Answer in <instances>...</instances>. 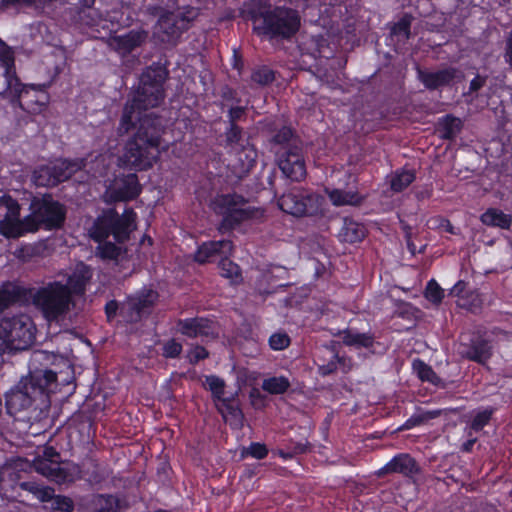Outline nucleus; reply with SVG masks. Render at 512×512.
Wrapping results in <instances>:
<instances>
[{"label": "nucleus", "mask_w": 512, "mask_h": 512, "mask_svg": "<svg viewBox=\"0 0 512 512\" xmlns=\"http://www.w3.org/2000/svg\"><path fill=\"white\" fill-rule=\"evenodd\" d=\"M167 77L168 70L164 65L152 63L143 70L137 88L123 106L117 133L124 136L133 131L124 144L121 157L123 166L129 170L148 171L160 158L165 120L163 116L147 111L164 101Z\"/></svg>", "instance_id": "obj_1"}, {"label": "nucleus", "mask_w": 512, "mask_h": 512, "mask_svg": "<svg viewBox=\"0 0 512 512\" xmlns=\"http://www.w3.org/2000/svg\"><path fill=\"white\" fill-rule=\"evenodd\" d=\"M57 386V373L51 369H37L22 377L5 393V407L10 416L35 413L40 417L51 406V394Z\"/></svg>", "instance_id": "obj_2"}, {"label": "nucleus", "mask_w": 512, "mask_h": 512, "mask_svg": "<svg viewBox=\"0 0 512 512\" xmlns=\"http://www.w3.org/2000/svg\"><path fill=\"white\" fill-rule=\"evenodd\" d=\"M239 17L253 22V31L271 40H290L299 31L301 17L293 8L272 5L267 0H247L239 8Z\"/></svg>", "instance_id": "obj_3"}, {"label": "nucleus", "mask_w": 512, "mask_h": 512, "mask_svg": "<svg viewBox=\"0 0 512 512\" xmlns=\"http://www.w3.org/2000/svg\"><path fill=\"white\" fill-rule=\"evenodd\" d=\"M136 221L137 213L132 207L125 208L122 214L115 208H107L96 217L89 235L96 243L104 242L112 236L116 243L123 244L136 229Z\"/></svg>", "instance_id": "obj_4"}, {"label": "nucleus", "mask_w": 512, "mask_h": 512, "mask_svg": "<svg viewBox=\"0 0 512 512\" xmlns=\"http://www.w3.org/2000/svg\"><path fill=\"white\" fill-rule=\"evenodd\" d=\"M35 325L27 314L3 317L0 320V353L15 354L27 350L35 340Z\"/></svg>", "instance_id": "obj_5"}, {"label": "nucleus", "mask_w": 512, "mask_h": 512, "mask_svg": "<svg viewBox=\"0 0 512 512\" xmlns=\"http://www.w3.org/2000/svg\"><path fill=\"white\" fill-rule=\"evenodd\" d=\"M32 302L49 322L65 317L75 305L64 283L58 280L50 281L38 288L32 297Z\"/></svg>", "instance_id": "obj_6"}, {"label": "nucleus", "mask_w": 512, "mask_h": 512, "mask_svg": "<svg viewBox=\"0 0 512 512\" xmlns=\"http://www.w3.org/2000/svg\"><path fill=\"white\" fill-rule=\"evenodd\" d=\"M0 491L11 498H22L38 500L42 503L51 501L55 490L49 486H44L37 480L29 478L15 470H6L0 473Z\"/></svg>", "instance_id": "obj_7"}, {"label": "nucleus", "mask_w": 512, "mask_h": 512, "mask_svg": "<svg viewBox=\"0 0 512 512\" xmlns=\"http://www.w3.org/2000/svg\"><path fill=\"white\" fill-rule=\"evenodd\" d=\"M324 198L303 187H293L278 199L279 208L294 217L317 216L322 214Z\"/></svg>", "instance_id": "obj_8"}, {"label": "nucleus", "mask_w": 512, "mask_h": 512, "mask_svg": "<svg viewBox=\"0 0 512 512\" xmlns=\"http://www.w3.org/2000/svg\"><path fill=\"white\" fill-rule=\"evenodd\" d=\"M19 85L6 86L3 92L4 97L10 99L12 106H18L30 114L41 113L49 102V94L45 84H23L18 80Z\"/></svg>", "instance_id": "obj_9"}, {"label": "nucleus", "mask_w": 512, "mask_h": 512, "mask_svg": "<svg viewBox=\"0 0 512 512\" xmlns=\"http://www.w3.org/2000/svg\"><path fill=\"white\" fill-rule=\"evenodd\" d=\"M224 147L237 155L240 176L248 174L256 165L257 150L249 141V135L238 124L227 125L224 131Z\"/></svg>", "instance_id": "obj_10"}, {"label": "nucleus", "mask_w": 512, "mask_h": 512, "mask_svg": "<svg viewBox=\"0 0 512 512\" xmlns=\"http://www.w3.org/2000/svg\"><path fill=\"white\" fill-rule=\"evenodd\" d=\"M29 210V216L37 224V231L42 227L49 231L60 229L66 220L65 206L49 193L34 196L31 199Z\"/></svg>", "instance_id": "obj_11"}, {"label": "nucleus", "mask_w": 512, "mask_h": 512, "mask_svg": "<svg viewBox=\"0 0 512 512\" xmlns=\"http://www.w3.org/2000/svg\"><path fill=\"white\" fill-rule=\"evenodd\" d=\"M247 200L237 193L219 194L212 201V209L222 216L221 228L232 230L252 217V210L245 208Z\"/></svg>", "instance_id": "obj_12"}, {"label": "nucleus", "mask_w": 512, "mask_h": 512, "mask_svg": "<svg viewBox=\"0 0 512 512\" xmlns=\"http://www.w3.org/2000/svg\"><path fill=\"white\" fill-rule=\"evenodd\" d=\"M142 191L143 187L136 173H119L106 187L105 202L109 205L131 202L136 200Z\"/></svg>", "instance_id": "obj_13"}, {"label": "nucleus", "mask_w": 512, "mask_h": 512, "mask_svg": "<svg viewBox=\"0 0 512 512\" xmlns=\"http://www.w3.org/2000/svg\"><path fill=\"white\" fill-rule=\"evenodd\" d=\"M176 332L189 339L212 342L219 337L218 322L207 316L179 318L175 322Z\"/></svg>", "instance_id": "obj_14"}, {"label": "nucleus", "mask_w": 512, "mask_h": 512, "mask_svg": "<svg viewBox=\"0 0 512 512\" xmlns=\"http://www.w3.org/2000/svg\"><path fill=\"white\" fill-rule=\"evenodd\" d=\"M277 165L283 175L293 182H301L307 176L303 145L289 150H275Z\"/></svg>", "instance_id": "obj_15"}, {"label": "nucleus", "mask_w": 512, "mask_h": 512, "mask_svg": "<svg viewBox=\"0 0 512 512\" xmlns=\"http://www.w3.org/2000/svg\"><path fill=\"white\" fill-rule=\"evenodd\" d=\"M186 30H188V21L184 17L167 13L158 19L154 34L161 43L176 45Z\"/></svg>", "instance_id": "obj_16"}, {"label": "nucleus", "mask_w": 512, "mask_h": 512, "mask_svg": "<svg viewBox=\"0 0 512 512\" xmlns=\"http://www.w3.org/2000/svg\"><path fill=\"white\" fill-rule=\"evenodd\" d=\"M159 294L153 289L143 288L135 295L129 296L128 308L126 311L122 310V314L127 322L137 323L144 314L150 313L158 300Z\"/></svg>", "instance_id": "obj_17"}, {"label": "nucleus", "mask_w": 512, "mask_h": 512, "mask_svg": "<svg viewBox=\"0 0 512 512\" xmlns=\"http://www.w3.org/2000/svg\"><path fill=\"white\" fill-rule=\"evenodd\" d=\"M342 341L345 346L356 349L364 348L374 355H384L388 350L385 344L375 340V336L371 332L345 329L342 332Z\"/></svg>", "instance_id": "obj_18"}, {"label": "nucleus", "mask_w": 512, "mask_h": 512, "mask_svg": "<svg viewBox=\"0 0 512 512\" xmlns=\"http://www.w3.org/2000/svg\"><path fill=\"white\" fill-rule=\"evenodd\" d=\"M417 79L427 90L434 91L450 86L457 77L458 70L455 67H446L437 71H429L416 66Z\"/></svg>", "instance_id": "obj_19"}, {"label": "nucleus", "mask_w": 512, "mask_h": 512, "mask_svg": "<svg viewBox=\"0 0 512 512\" xmlns=\"http://www.w3.org/2000/svg\"><path fill=\"white\" fill-rule=\"evenodd\" d=\"M92 278V267L83 261H79L72 273L68 275L66 283H64V286L68 289V295L73 299L75 297H83Z\"/></svg>", "instance_id": "obj_20"}, {"label": "nucleus", "mask_w": 512, "mask_h": 512, "mask_svg": "<svg viewBox=\"0 0 512 512\" xmlns=\"http://www.w3.org/2000/svg\"><path fill=\"white\" fill-rule=\"evenodd\" d=\"M149 33L144 29H132L123 35L110 36L108 45L118 54L126 56L146 43Z\"/></svg>", "instance_id": "obj_21"}, {"label": "nucleus", "mask_w": 512, "mask_h": 512, "mask_svg": "<svg viewBox=\"0 0 512 512\" xmlns=\"http://www.w3.org/2000/svg\"><path fill=\"white\" fill-rule=\"evenodd\" d=\"M421 471L417 461L408 453L396 454L389 462L381 467L376 475L383 477L391 473H399L405 477L412 478Z\"/></svg>", "instance_id": "obj_22"}, {"label": "nucleus", "mask_w": 512, "mask_h": 512, "mask_svg": "<svg viewBox=\"0 0 512 512\" xmlns=\"http://www.w3.org/2000/svg\"><path fill=\"white\" fill-rule=\"evenodd\" d=\"M461 356L479 365H486L493 355V348L489 340L482 336L471 338L469 343H461Z\"/></svg>", "instance_id": "obj_23"}, {"label": "nucleus", "mask_w": 512, "mask_h": 512, "mask_svg": "<svg viewBox=\"0 0 512 512\" xmlns=\"http://www.w3.org/2000/svg\"><path fill=\"white\" fill-rule=\"evenodd\" d=\"M37 224L31 216L26 215L24 218L16 220L1 219L0 234L6 239H18L29 233H36Z\"/></svg>", "instance_id": "obj_24"}, {"label": "nucleus", "mask_w": 512, "mask_h": 512, "mask_svg": "<svg viewBox=\"0 0 512 512\" xmlns=\"http://www.w3.org/2000/svg\"><path fill=\"white\" fill-rule=\"evenodd\" d=\"M233 249V243L230 240H211L203 242L198 246L194 260L199 264H205L221 254L230 253Z\"/></svg>", "instance_id": "obj_25"}, {"label": "nucleus", "mask_w": 512, "mask_h": 512, "mask_svg": "<svg viewBox=\"0 0 512 512\" xmlns=\"http://www.w3.org/2000/svg\"><path fill=\"white\" fill-rule=\"evenodd\" d=\"M269 142L274 153L275 150H289L293 149L294 146L303 145L297 132L287 125L273 130Z\"/></svg>", "instance_id": "obj_26"}, {"label": "nucleus", "mask_w": 512, "mask_h": 512, "mask_svg": "<svg viewBox=\"0 0 512 512\" xmlns=\"http://www.w3.org/2000/svg\"><path fill=\"white\" fill-rule=\"evenodd\" d=\"M83 478V470L80 465L75 463H66L62 465L60 461H56L51 471V475L47 477L49 481L56 484H70Z\"/></svg>", "instance_id": "obj_27"}, {"label": "nucleus", "mask_w": 512, "mask_h": 512, "mask_svg": "<svg viewBox=\"0 0 512 512\" xmlns=\"http://www.w3.org/2000/svg\"><path fill=\"white\" fill-rule=\"evenodd\" d=\"M27 297V289L13 282L7 281L0 286V311L17 303L24 302Z\"/></svg>", "instance_id": "obj_28"}, {"label": "nucleus", "mask_w": 512, "mask_h": 512, "mask_svg": "<svg viewBox=\"0 0 512 512\" xmlns=\"http://www.w3.org/2000/svg\"><path fill=\"white\" fill-rule=\"evenodd\" d=\"M96 17H92L90 26L106 30L109 34L115 33L121 26L122 13L117 9L106 10L104 13L93 10Z\"/></svg>", "instance_id": "obj_29"}, {"label": "nucleus", "mask_w": 512, "mask_h": 512, "mask_svg": "<svg viewBox=\"0 0 512 512\" xmlns=\"http://www.w3.org/2000/svg\"><path fill=\"white\" fill-rule=\"evenodd\" d=\"M80 169L81 163L77 160L64 159L48 167V169L43 170V172L51 171L52 180H50V184L57 186L69 180Z\"/></svg>", "instance_id": "obj_30"}, {"label": "nucleus", "mask_w": 512, "mask_h": 512, "mask_svg": "<svg viewBox=\"0 0 512 512\" xmlns=\"http://www.w3.org/2000/svg\"><path fill=\"white\" fill-rule=\"evenodd\" d=\"M497 408L494 406L479 407L470 413V421L467 424V435L481 432L489 425Z\"/></svg>", "instance_id": "obj_31"}, {"label": "nucleus", "mask_w": 512, "mask_h": 512, "mask_svg": "<svg viewBox=\"0 0 512 512\" xmlns=\"http://www.w3.org/2000/svg\"><path fill=\"white\" fill-rule=\"evenodd\" d=\"M463 126L464 123L459 117L453 114H445L438 118L436 131L441 139L452 141L460 134Z\"/></svg>", "instance_id": "obj_32"}, {"label": "nucleus", "mask_w": 512, "mask_h": 512, "mask_svg": "<svg viewBox=\"0 0 512 512\" xmlns=\"http://www.w3.org/2000/svg\"><path fill=\"white\" fill-rule=\"evenodd\" d=\"M217 402L220 403V405H217V410L222 415L225 421H229L230 425L242 424L244 415L234 396L223 397Z\"/></svg>", "instance_id": "obj_33"}, {"label": "nucleus", "mask_w": 512, "mask_h": 512, "mask_svg": "<svg viewBox=\"0 0 512 512\" xmlns=\"http://www.w3.org/2000/svg\"><path fill=\"white\" fill-rule=\"evenodd\" d=\"M120 500L111 494H94L87 503L88 512H117Z\"/></svg>", "instance_id": "obj_34"}, {"label": "nucleus", "mask_w": 512, "mask_h": 512, "mask_svg": "<svg viewBox=\"0 0 512 512\" xmlns=\"http://www.w3.org/2000/svg\"><path fill=\"white\" fill-rule=\"evenodd\" d=\"M325 192L332 203L336 207L341 206H359L362 204L364 197L356 191H345L342 189H325Z\"/></svg>", "instance_id": "obj_35"}, {"label": "nucleus", "mask_w": 512, "mask_h": 512, "mask_svg": "<svg viewBox=\"0 0 512 512\" xmlns=\"http://www.w3.org/2000/svg\"><path fill=\"white\" fill-rule=\"evenodd\" d=\"M480 221L490 227L508 230L512 225V216L497 208H488L481 216Z\"/></svg>", "instance_id": "obj_36"}, {"label": "nucleus", "mask_w": 512, "mask_h": 512, "mask_svg": "<svg viewBox=\"0 0 512 512\" xmlns=\"http://www.w3.org/2000/svg\"><path fill=\"white\" fill-rule=\"evenodd\" d=\"M366 229L363 224L352 219L345 218L340 231V237L344 242L354 244L365 238Z\"/></svg>", "instance_id": "obj_37"}, {"label": "nucleus", "mask_w": 512, "mask_h": 512, "mask_svg": "<svg viewBox=\"0 0 512 512\" xmlns=\"http://www.w3.org/2000/svg\"><path fill=\"white\" fill-rule=\"evenodd\" d=\"M0 62L4 69V88L6 86L19 85L18 80L20 79L16 73L15 57L11 50H5L0 53Z\"/></svg>", "instance_id": "obj_38"}, {"label": "nucleus", "mask_w": 512, "mask_h": 512, "mask_svg": "<svg viewBox=\"0 0 512 512\" xmlns=\"http://www.w3.org/2000/svg\"><path fill=\"white\" fill-rule=\"evenodd\" d=\"M416 179L414 170L405 168L397 169L391 177L390 188L395 193H400L409 187Z\"/></svg>", "instance_id": "obj_39"}, {"label": "nucleus", "mask_w": 512, "mask_h": 512, "mask_svg": "<svg viewBox=\"0 0 512 512\" xmlns=\"http://www.w3.org/2000/svg\"><path fill=\"white\" fill-rule=\"evenodd\" d=\"M276 72L268 65H256L251 70L250 81L252 86L265 87L274 82Z\"/></svg>", "instance_id": "obj_40"}, {"label": "nucleus", "mask_w": 512, "mask_h": 512, "mask_svg": "<svg viewBox=\"0 0 512 512\" xmlns=\"http://www.w3.org/2000/svg\"><path fill=\"white\" fill-rule=\"evenodd\" d=\"M413 370L416 373L417 377L422 382H428L435 386H439L441 383V378L437 375V373L433 370V368L425 363L421 359H415L412 363Z\"/></svg>", "instance_id": "obj_41"}, {"label": "nucleus", "mask_w": 512, "mask_h": 512, "mask_svg": "<svg viewBox=\"0 0 512 512\" xmlns=\"http://www.w3.org/2000/svg\"><path fill=\"white\" fill-rule=\"evenodd\" d=\"M291 386L286 376H272L262 382V389L271 395H280L286 393Z\"/></svg>", "instance_id": "obj_42"}, {"label": "nucleus", "mask_w": 512, "mask_h": 512, "mask_svg": "<svg viewBox=\"0 0 512 512\" xmlns=\"http://www.w3.org/2000/svg\"><path fill=\"white\" fill-rule=\"evenodd\" d=\"M220 275L224 278L230 279L232 283L238 284L242 281V273L239 265L227 257L220 260L219 265Z\"/></svg>", "instance_id": "obj_43"}, {"label": "nucleus", "mask_w": 512, "mask_h": 512, "mask_svg": "<svg viewBox=\"0 0 512 512\" xmlns=\"http://www.w3.org/2000/svg\"><path fill=\"white\" fill-rule=\"evenodd\" d=\"M310 450V443L308 441L305 442H295L291 443V445L287 446L286 449H277L273 453L279 456L284 461L291 460L298 455H302L307 453Z\"/></svg>", "instance_id": "obj_44"}, {"label": "nucleus", "mask_w": 512, "mask_h": 512, "mask_svg": "<svg viewBox=\"0 0 512 512\" xmlns=\"http://www.w3.org/2000/svg\"><path fill=\"white\" fill-rule=\"evenodd\" d=\"M117 244L107 240L98 243L96 255L102 260H117L122 254V248Z\"/></svg>", "instance_id": "obj_45"}, {"label": "nucleus", "mask_w": 512, "mask_h": 512, "mask_svg": "<svg viewBox=\"0 0 512 512\" xmlns=\"http://www.w3.org/2000/svg\"><path fill=\"white\" fill-rule=\"evenodd\" d=\"M450 294L461 301L458 304L460 307L472 311L473 303L468 304L467 300L470 297H474V293L467 291V282L464 280L457 281L452 287Z\"/></svg>", "instance_id": "obj_46"}, {"label": "nucleus", "mask_w": 512, "mask_h": 512, "mask_svg": "<svg viewBox=\"0 0 512 512\" xmlns=\"http://www.w3.org/2000/svg\"><path fill=\"white\" fill-rule=\"evenodd\" d=\"M269 450L266 444L261 442H251L249 446L241 450V458L251 457L256 460H263L268 456Z\"/></svg>", "instance_id": "obj_47"}, {"label": "nucleus", "mask_w": 512, "mask_h": 512, "mask_svg": "<svg viewBox=\"0 0 512 512\" xmlns=\"http://www.w3.org/2000/svg\"><path fill=\"white\" fill-rule=\"evenodd\" d=\"M205 383L211 392L213 400L216 402L222 399L225 394V381L216 375H208L205 377Z\"/></svg>", "instance_id": "obj_48"}, {"label": "nucleus", "mask_w": 512, "mask_h": 512, "mask_svg": "<svg viewBox=\"0 0 512 512\" xmlns=\"http://www.w3.org/2000/svg\"><path fill=\"white\" fill-rule=\"evenodd\" d=\"M0 205L6 208V214L3 219L16 220L20 218L21 206L19 202L10 195L0 197Z\"/></svg>", "instance_id": "obj_49"}, {"label": "nucleus", "mask_w": 512, "mask_h": 512, "mask_svg": "<svg viewBox=\"0 0 512 512\" xmlns=\"http://www.w3.org/2000/svg\"><path fill=\"white\" fill-rule=\"evenodd\" d=\"M411 21L410 15L405 14L391 28V34L394 36L402 37L403 39H409L411 35Z\"/></svg>", "instance_id": "obj_50"}, {"label": "nucleus", "mask_w": 512, "mask_h": 512, "mask_svg": "<svg viewBox=\"0 0 512 512\" xmlns=\"http://www.w3.org/2000/svg\"><path fill=\"white\" fill-rule=\"evenodd\" d=\"M424 296L431 303L438 305L443 301L444 290L440 287L435 279H431L427 282Z\"/></svg>", "instance_id": "obj_51"}, {"label": "nucleus", "mask_w": 512, "mask_h": 512, "mask_svg": "<svg viewBox=\"0 0 512 512\" xmlns=\"http://www.w3.org/2000/svg\"><path fill=\"white\" fill-rule=\"evenodd\" d=\"M52 501V509L54 511L60 512H73L75 505L74 501L65 495H55L53 493Z\"/></svg>", "instance_id": "obj_52"}, {"label": "nucleus", "mask_w": 512, "mask_h": 512, "mask_svg": "<svg viewBox=\"0 0 512 512\" xmlns=\"http://www.w3.org/2000/svg\"><path fill=\"white\" fill-rule=\"evenodd\" d=\"M183 351V346L175 338L166 341L162 346V356L166 359H176Z\"/></svg>", "instance_id": "obj_53"}, {"label": "nucleus", "mask_w": 512, "mask_h": 512, "mask_svg": "<svg viewBox=\"0 0 512 512\" xmlns=\"http://www.w3.org/2000/svg\"><path fill=\"white\" fill-rule=\"evenodd\" d=\"M268 343L272 350L281 351L289 347L291 339L285 332H276L269 337Z\"/></svg>", "instance_id": "obj_54"}, {"label": "nucleus", "mask_w": 512, "mask_h": 512, "mask_svg": "<svg viewBox=\"0 0 512 512\" xmlns=\"http://www.w3.org/2000/svg\"><path fill=\"white\" fill-rule=\"evenodd\" d=\"M209 351L200 344H194L187 352V360L191 365H196L200 361L209 358Z\"/></svg>", "instance_id": "obj_55"}, {"label": "nucleus", "mask_w": 512, "mask_h": 512, "mask_svg": "<svg viewBox=\"0 0 512 512\" xmlns=\"http://www.w3.org/2000/svg\"><path fill=\"white\" fill-rule=\"evenodd\" d=\"M441 415H442V410H440V409H434V410H420L419 409L417 412L412 414L411 417H412L414 423L416 424V426L418 427V426L428 422L429 420L438 418Z\"/></svg>", "instance_id": "obj_56"}, {"label": "nucleus", "mask_w": 512, "mask_h": 512, "mask_svg": "<svg viewBox=\"0 0 512 512\" xmlns=\"http://www.w3.org/2000/svg\"><path fill=\"white\" fill-rule=\"evenodd\" d=\"M49 166H42L39 169L34 171L33 178L34 182L37 186L43 187H54L55 185L50 184V180H52V172L43 170L48 169Z\"/></svg>", "instance_id": "obj_57"}, {"label": "nucleus", "mask_w": 512, "mask_h": 512, "mask_svg": "<svg viewBox=\"0 0 512 512\" xmlns=\"http://www.w3.org/2000/svg\"><path fill=\"white\" fill-rule=\"evenodd\" d=\"M87 481L90 484H100L102 483L107 475L103 469H101L99 463L97 461L92 462V471H87Z\"/></svg>", "instance_id": "obj_58"}, {"label": "nucleus", "mask_w": 512, "mask_h": 512, "mask_svg": "<svg viewBox=\"0 0 512 512\" xmlns=\"http://www.w3.org/2000/svg\"><path fill=\"white\" fill-rule=\"evenodd\" d=\"M55 463L56 461L49 459H34L33 467L37 473L47 478L49 475H51V471Z\"/></svg>", "instance_id": "obj_59"}, {"label": "nucleus", "mask_w": 512, "mask_h": 512, "mask_svg": "<svg viewBox=\"0 0 512 512\" xmlns=\"http://www.w3.org/2000/svg\"><path fill=\"white\" fill-rule=\"evenodd\" d=\"M246 116V108L242 106H233L228 110V125L237 124Z\"/></svg>", "instance_id": "obj_60"}, {"label": "nucleus", "mask_w": 512, "mask_h": 512, "mask_svg": "<svg viewBox=\"0 0 512 512\" xmlns=\"http://www.w3.org/2000/svg\"><path fill=\"white\" fill-rule=\"evenodd\" d=\"M504 61L510 69H512V28L508 32L505 39V47H504Z\"/></svg>", "instance_id": "obj_61"}, {"label": "nucleus", "mask_w": 512, "mask_h": 512, "mask_svg": "<svg viewBox=\"0 0 512 512\" xmlns=\"http://www.w3.org/2000/svg\"><path fill=\"white\" fill-rule=\"evenodd\" d=\"M231 66L238 72L239 75L242 74L244 69V61L242 54L237 49H233Z\"/></svg>", "instance_id": "obj_62"}, {"label": "nucleus", "mask_w": 512, "mask_h": 512, "mask_svg": "<svg viewBox=\"0 0 512 512\" xmlns=\"http://www.w3.org/2000/svg\"><path fill=\"white\" fill-rule=\"evenodd\" d=\"M35 459H49L52 461H60V453L53 447H45L43 454L35 457Z\"/></svg>", "instance_id": "obj_63"}, {"label": "nucleus", "mask_w": 512, "mask_h": 512, "mask_svg": "<svg viewBox=\"0 0 512 512\" xmlns=\"http://www.w3.org/2000/svg\"><path fill=\"white\" fill-rule=\"evenodd\" d=\"M118 309H119V305H118L117 300L113 299V300L108 301L104 307V311H105V315H106L107 319L108 320L113 319L116 316Z\"/></svg>", "instance_id": "obj_64"}]
</instances>
